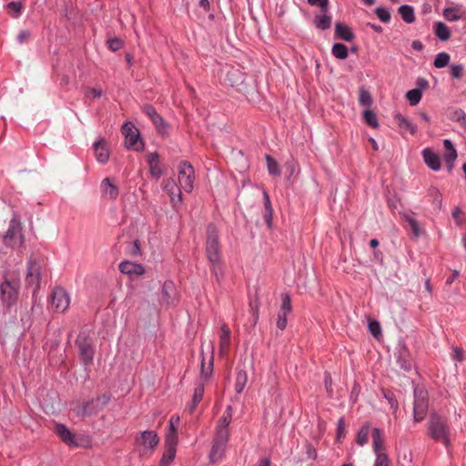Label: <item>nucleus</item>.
<instances>
[{"label":"nucleus","mask_w":466,"mask_h":466,"mask_svg":"<svg viewBox=\"0 0 466 466\" xmlns=\"http://www.w3.org/2000/svg\"><path fill=\"white\" fill-rule=\"evenodd\" d=\"M207 257L211 265V270L218 280L219 276L222 275L220 268L221 256L220 247L218 244V235L215 226L209 225L208 228V238H207Z\"/></svg>","instance_id":"obj_2"},{"label":"nucleus","mask_w":466,"mask_h":466,"mask_svg":"<svg viewBox=\"0 0 466 466\" xmlns=\"http://www.w3.org/2000/svg\"><path fill=\"white\" fill-rule=\"evenodd\" d=\"M374 14L377 15L378 19L384 23H390L391 19V14L390 9L385 6H378L374 9Z\"/></svg>","instance_id":"obj_48"},{"label":"nucleus","mask_w":466,"mask_h":466,"mask_svg":"<svg viewBox=\"0 0 466 466\" xmlns=\"http://www.w3.org/2000/svg\"><path fill=\"white\" fill-rule=\"evenodd\" d=\"M31 37V32L29 30H22L17 35V41L20 44L26 42Z\"/></svg>","instance_id":"obj_63"},{"label":"nucleus","mask_w":466,"mask_h":466,"mask_svg":"<svg viewBox=\"0 0 466 466\" xmlns=\"http://www.w3.org/2000/svg\"><path fill=\"white\" fill-rule=\"evenodd\" d=\"M179 417L178 416H172L169 420V431L167 434L166 438H169L173 436L174 441H177V427L179 424Z\"/></svg>","instance_id":"obj_53"},{"label":"nucleus","mask_w":466,"mask_h":466,"mask_svg":"<svg viewBox=\"0 0 466 466\" xmlns=\"http://www.w3.org/2000/svg\"><path fill=\"white\" fill-rule=\"evenodd\" d=\"M422 157L425 164L433 171H438L441 169V157L439 154L434 152L430 147L424 148L422 150Z\"/></svg>","instance_id":"obj_22"},{"label":"nucleus","mask_w":466,"mask_h":466,"mask_svg":"<svg viewBox=\"0 0 466 466\" xmlns=\"http://www.w3.org/2000/svg\"><path fill=\"white\" fill-rule=\"evenodd\" d=\"M428 434L434 441L442 442L446 447L450 445V427L442 417L436 414L431 415L428 422Z\"/></svg>","instance_id":"obj_3"},{"label":"nucleus","mask_w":466,"mask_h":466,"mask_svg":"<svg viewBox=\"0 0 466 466\" xmlns=\"http://www.w3.org/2000/svg\"><path fill=\"white\" fill-rule=\"evenodd\" d=\"M159 443V437L154 431H142L135 440L139 456H148Z\"/></svg>","instance_id":"obj_4"},{"label":"nucleus","mask_w":466,"mask_h":466,"mask_svg":"<svg viewBox=\"0 0 466 466\" xmlns=\"http://www.w3.org/2000/svg\"><path fill=\"white\" fill-rule=\"evenodd\" d=\"M248 382V374L245 370H238L236 377L235 390L237 393H241Z\"/></svg>","instance_id":"obj_44"},{"label":"nucleus","mask_w":466,"mask_h":466,"mask_svg":"<svg viewBox=\"0 0 466 466\" xmlns=\"http://www.w3.org/2000/svg\"><path fill=\"white\" fill-rule=\"evenodd\" d=\"M101 191L104 197H107L109 200H115L119 195L118 187L112 182L109 177H106L101 182Z\"/></svg>","instance_id":"obj_26"},{"label":"nucleus","mask_w":466,"mask_h":466,"mask_svg":"<svg viewBox=\"0 0 466 466\" xmlns=\"http://www.w3.org/2000/svg\"><path fill=\"white\" fill-rule=\"evenodd\" d=\"M369 329L370 333L375 337L378 338V336L380 334V325L376 320H370L369 323Z\"/></svg>","instance_id":"obj_60"},{"label":"nucleus","mask_w":466,"mask_h":466,"mask_svg":"<svg viewBox=\"0 0 466 466\" xmlns=\"http://www.w3.org/2000/svg\"><path fill=\"white\" fill-rule=\"evenodd\" d=\"M227 445L213 441L209 459L213 463L218 462L222 460Z\"/></svg>","instance_id":"obj_32"},{"label":"nucleus","mask_w":466,"mask_h":466,"mask_svg":"<svg viewBox=\"0 0 466 466\" xmlns=\"http://www.w3.org/2000/svg\"><path fill=\"white\" fill-rule=\"evenodd\" d=\"M428 412V392L420 386L414 389L413 418L419 422L424 420Z\"/></svg>","instance_id":"obj_10"},{"label":"nucleus","mask_w":466,"mask_h":466,"mask_svg":"<svg viewBox=\"0 0 466 466\" xmlns=\"http://www.w3.org/2000/svg\"><path fill=\"white\" fill-rule=\"evenodd\" d=\"M282 303L278 314L277 327L284 330L287 327V315L291 312L290 298L287 294L282 295Z\"/></svg>","instance_id":"obj_19"},{"label":"nucleus","mask_w":466,"mask_h":466,"mask_svg":"<svg viewBox=\"0 0 466 466\" xmlns=\"http://www.w3.org/2000/svg\"><path fill=\"white\" fill-rule=\"evenodd\" d=\"M6 9L12 17L17 18L21 15L24 5L19 1H11L7 3Z\"/></svg>","instance_id":"obj_43"},{"label":"nucleus","mask_w":466,"mask_h":466,"mask_svg":"<svg viewBox=\"0 0 466 466\" xmlns=\"http://www.w3.org/2000/svg\"><path fill=\"white\" fill-rule=\"evenodd\" d=\"M141 110L151 120L158 135L163 137H169L171 126L157 113L152 104H145Z\"/></svg>","instance_id":"obj_9"},{"label":"nucleus","mask_w":466,"mask_h":466,"mask_svg":"<svg viewBox=\"0 0 466 466\" xmlns=\"http://www.w3.org/2000/svg\"><path fill=\"white\" fill-rule=\"evenodd\" d=\"M451 56L447 52H440L435 56V58L433 60V66L434 67L441 69L447 66L450 63Z\"/></svg>","instance_id":"obj_42"},{"label":"nucleus","mask_w":466,"mask_h":466,"mask_svg":"<svg viewBox=\"0 0 466 466\" xmlns=\"http://www.w3.org/2000/svg\"><path fill=\"white\" fill-rule=\"evenodd\" d=\"M332 56L339 60H345L349 56V47L340 42L334 43L331 47Z\"/></svg>","instance_id":"obj_36"},{"label":"nucleus","mask_w":466,"mask_h":466,"mask_svg":"<svg viewBox=\"0 0 466 466\" xmlns=\"http://www.w3.org/2000/svg\"><path fill=\"white\" fill-rule=\"evenodd\" d=\"M178 184L187 193L192 192L196 179L193 165L187 160H182L177 167Z\"/></svg>","instance_id":"obj_6"},{"label":"nucleus","mask_w":466,"mask_h":466,"mask_svg":"<svg viewBox=\"0 0 466 466\" xmlns=\"http://www.w3.org/2000/svg\"><path fill=\"white\" fill-rule=\"evenodd\" d=\"M146 159L150 175L156 179L160 178L164 175V170L161 167L160 155L157 151L151 152L146 156Z\"/></svg>","instance_id":"obj_18"},{"label":"nucleus","mask_w":466,"mask_h":466,"mask_svg":"<svg viewBox=\"0 0 466 466\" xmlns=\"http://www.w3.org/2000/svg\"><path fill=\"white\" fill-rule=\"evenodd\" d=\"M224 84L234 87L250 103H257L260 100V94L256 81L251 77H248L247 75L238 68L232 66L227 71L224 77Z\"/></svg>","instance_id":"obj_1"},{"label":"nucleus","mask_w":466,"mask_h":466,"mask_svg":"<svg viewBox=\"0 0 466 466\" xmlns=\"http://www.w3.org/2000/svg\"><path fill=\"white\" fill-rule=\"evenodd\" d=\"M398 13L402 20L407 24H411L415 21L414 8L410 5H402L398 8Z\"/></svg>","instance_id":"obj_35"},{"label":"nucleus","mask_w":466,"mask_h":466,"mask_svg":"<svg viewBox=\"0 0 466 466\" xmlns=\"http://www.w3.org/2000/svg\"><path fill=\"white\" fill-rule=\"evenodd\" d=\"M110 398L103 394L84 404L74 408L75 413L78 417H89L99 412L109 402Z\"/></svg>","instance_id":"obj_8"},{"label":"nucleus","mask_w":466,"mask_h":466,"mask_svg":"<svg viewBox=\"0 0 466 466\" xmlns=\"http://www.w3.org/2000/svg\"><path fill=\"white\" fill-rule=\"evenodd\" d=\"M103 94L101 88L89 87L86 91L87 96H92L93 98H99Z\"/></svg>","instance_id":"obj_62"},{"label":"nucleus","mask_w":466,"mask_h":466,"mask_svg":"<svg viewBox=\"0 0 466 466\" xmlns=\"http://www.w3.org/2000/svg\"><path fill=\"white\" fill-rule=\"evenodd\" d=\"M162 300L167 305H170L175 300V288L172 281H166L162 287Z\"/></svg>","instance_id":"obj_34"},{"label":"nucleus","mask_w":466,"mask_h":466,"mask_svg":"<svg viewBox=\"0 0 466 466\" xmlns=\"http://www.w3.org/2000/svg\"><path fill=\"white\" fill-rule=\"evenodd\" d=\"M76 343L79 349L80 357L84 364L89 365L93 362L94 349L92 341L85 336H78Z\"/></svg>","instance_id":"obj_14"},{"label":"nucleus","mask_w":466,"mask_h":466,"mask_svg":"<svg viewBox=\"0 0 466 466\" xmlns=\"http://www.w3.org/2000/svg\"><path fill=\"white\" fill-rule=\"evenodd\" d=\"M433 32L435 36L441 42H446L451 39V32L449 26L441 21L434 23Z\"/></svg>","instance_id":"obj_27"},{"label":"nucleus","mask_w":466,"mask_h":466,"mask_svg":"<svg viewBox=\"0 0 466 466\" xmlns=\"http://www.w3.org/2000/svg\"><path fill=\"white\" fill-rule=\"evenodd\" d=\"M373 451L375 453L385 451L384 433L381 430L374 428L371 431Z\"/></svg>","instance_id":"obj_28"},{"label":"nucleus","mask_w":466,"mask_h":466,"mask_svg":"<svg viewBox=\"0 0 466 466\" xmlns=\"http://www.w3.org/2000/svg\"><path fill=\"white\" fill-rule=\"evenodd\" d=\"M405 96L410 106H416L422 98V92H420V89L413 88L407 91Z\"/></svg>","instance_id":"obj_50"},{"label":"nucleus","mask_w":466,"mask_h":466,"mask_svg":"<svg viewBox=\"0 0 466 466\" xmlns=\"http://www.w3.org/2000/svg\"><path fill=\"white\" fill-rule=\"evenodd\" d=\"M359 103L361 106H367V108L370 107L373 103V99H372V96H371L370 91L367 90L364 86L360 87Z\"/></svg>","instance_id":"obj_45"},{"label":"nucleus","mask_w":466,"mask_h":466,"mask_svg":"<svg viewBox=\"0 0 466 466\" xmlns=\"http://www.w3.org/2000/svg\"><path fill=\"white\" fill-rule=\"evenodd\" d=\"M125 147L127 149H133L137 152L144 151L145 142L138 129H136L131 135L125 138Z\"/></svg>","instance_id":"obj_21"},{"label":"nucleus","mask_w":466,"mask_h":466,"mask_svg":"<svg viewBox=\"0 0 466 466\" xmlns=\"http://www.w3.org/2000/svg\"><path fill=\"white\" fill-rule=\"evenodd\" d=\"M56 433L59 438L68 446L80 447L83 445L84 438L74 434L64 424H56L55 429Z\"/></svg>","instance_id":"obj_12"},{"label":"nucleus","mask_w":466,"mask_h":466,"mask_svg":"<svg viewBox=\"0 0 466 466\" xmlns=\"http://www.w3.org/2000/svg\"><path fill=\"white\" fill-rule=\"evenodd\" d=\"M177 441H174L173 436L169 438H166L165 444H166V450L163 453L162 459H161V466H167L175 458L176 456V447H177Z\"/></svg>","instance_id":"obj_24"},{"label":"nucleus","mask_w":466,"mask_h":466,"mask_svg":"<svg viewBox=\"0 0 466 466\" xmlns=\"http://www.w3.org/2000/svg\"><path fill=\"white\" fill-rule=\"evenodd\" d=\"M428 202L431 204H441L442 195L441 191L435 187H430L427 191Z\"/></svg>","instance_id":"obj_46"},{"label":"nucleus","mask_w":466,"mask_h":466,"mask_svg":"<svg viewBox=\"0 0 466 466\" xmlns=\"http://www.w3.org/2000/svg\"><path fill=\"white\" fill-rule=\"evenodd\" d=\"M308 4L311 6H318L321 13H329V0H308Z\"/></svg>","instance_id":"obj_55"},{"label":"nucleus","mask_w":466,"mask_h":466,"mask_svg":"<svg viewBox=\"0 0 466 466\" xmlns=\"http://www.w3.org/2000/svg\"><path fill=\"white\" fill-rule=\"evenodd\" d=\"M444 145V160L446 162V166L448 167L449 172H451L454 167V161L457 158V150L450 139H445L443 141Z\"/></svg>","instance_id":"obj_25"},{"label":"nucleus","mask_w":466,"mask_h":466,"mask_svg":"<svg viewBox=\"0 0 466 466\" xmlns=\"http://www.w3.org/2000/svg\"><path fill=\"white\" fill-rule=\"evenodd\" d=\"M19 284L17 281L5 279L0 288L1 297L8 306L14 304L17 299Z\"/></svg>","instance_id":"obj_13"},{"label":"nucleus","mask_w":466,"mask_h":466,"mask_svg":"<svg viewBox=\"0 0 466 466\" xmlns=\"http://www.w3.org/2000/svg\"><path fill=\"white\" fill-rule=\"evenodd\" d=\"M213 370V357H210L208 366H206L204 359L201 362V375L206 379L208 378Z\"/></svg>","instance_id":"obj_56"},{"label":"nucleus","mask_w":466,"mask_h":466,"mask_svg":"<svg viewBox=\"0 0 466 466\" xmlns=\"http://www.w3.org/2000/svg\"><path fill=\"white\" fill-rule=\"evenodd\" d=\"M203 395H204V385L203 384H199L196 387L195 389V392H194V395H193V398H192V404L189 408V411L192 412L197 404L198 402H200V400H202L203 398Z\"/></svg>","instance_id":"obj_51"},{"label":"nucleus","mask_w":466,"mask_h":466,"mask_svg":"<svg viewBox=\"0 0 466 466\" xmlns=\"http://www.w3.org/2000/svg\"><path fill=\"white\" fill-rule=\"evenodd\" d=\"M118 268L121 273L128 276H141L146 272L144 267L141 264L128 260L122 261L119 264Z\"/></svg>","instance_id":"obj_23"},{"label":"nucleus","mask_w":466,"mask_h":466,"mask_svg":"<svg viewBox=\"0 0 466 466\" xmlns=\"http://www.w3.org/2000/svg\"><path fill=\"white\" fill-rule=\"evenodd\" d=\"M70 304V297L66 290L61 287H56L50 296V307L56 312H65Z\"/></svg>","instance_id":"obj_11"},{"label":"nucleus","mask_w":466,"mask_h":466,"mask_svg":"<svg viewBox=\"0 0 466 466\" xmlns=\"http://www.w3.org/2000/svg\"><path fill=\"white\" fill-rule=\"evenodd\" d=\"M376 461L374 466H389V458L385 451L375 453Z\"/></svg>","instance_id":"obj_57"},{"label":"nucleus","mask_w":466,"mask_h":466,"mask_svg":"<svg viewBox=\"0 0 466 466\" xmlns=\"http://www.w3.org/2000/svg\"><path fill=\"white\" fill-rule=\"evenodd\" d=\"M44 266L45 259L41 257H31L28 261L25 281L27 285L34 287V294L39 289Z\"/></svg>","instance_id":"obj_5"},{"label":"nucleus","mask_w":466,"mask_h":466,"mask_svg":"<svg viewBox=\"0 0 466 466\" xmlns=\"http://www.w3.org/2000/svg\"><path fill=\"white\" fill-rule=\"evenodd\" d=\"M230 344V329L226 325L223 324L221 327V334L219 338V351L221 355H224L228 352Z\"/></svg>","instance_id":"obj_31"},{"label":"nucleus","mask_w":466,"mask_h":466,"mask_svg":"<svg viewBox=\"0 0 466 466\" xmlns=\"http://www.w3.org/2000/svg\"><path fill=\"white\" fill-rule=\"evenodd\" d=\"M233 410L231 406H228L219 419L216 429L228 430V426L232 420Z\"/></svg>","instance_id":"obj_40"},{"label":"nucleus","mask_w":466,"mask_h":466,"mask_svg":"<svg viewBox=\"0 0 466 466\" xmlns=\"http://www.w3.org/2000/svg\"><path fill=\"white\" fill-rule=\"evenodd\" d=\"M182 189L172 177L166 179L163 186V191L169 196L171 204H178L182 201Z\"/></svg>","instance_id":"obj_16"},{"label":"nucleus","mask_w":466,"mask_h":466,"mask_svg":"<svg viewBox=\"0 0 466 466\" xmlns=\"http://www.w3.org/2000/svg\"><path fill=\"white\" fill-rule=\"evenodd\" d=\"M362 118L365 124L371 128H378L380 127L379 120L377 117V114L371 110L370 107L366 108L362 112Z\"/></svg>","instance_id":"obj_38"},{"label":"nucleus","mask_w":466,"mask_h":466,"mask_svg":"<svg viewBox=\"0 0 466 466\" xmlns=\"http://www.w3.org/2000/svg\"><path fill=\"white\" fill-rule=\"evenodd\" d=\"M448 117L451 121L458 123L466 131V113L463 109L458 107L449 108Z\"/></svg>","instance_id":"obj_29"},{"label":"nucleus","mask_w":466,"mask_h":466,"mask_svg":"<svg viewBox=\"0 0 466 466\" xmlns=\"http://www.w3.org/2000/svg\"><path fill=\"white\" fill-rule=\"evenodd\" d=\"M296 161L294 158L287 160L284 164L285 172L287 174V178L289 179L294 172H295Z\"/></svg>","instance_id":"obj_58"},{"label":"nucleus","mask_w":466,"mask_h":466,"mask_svg":"<svg viewBox=\"0 0 466 466\" xmlns=\"http://www.w3.org/2000/svg\"><path fill=\"white\" fill-rule=\"evenodd\" d=\"M136 129L137 128L130 121H126L121 127V132L125 136V138L131 135Z\"/></svg>","instance_id":"obj_59"},{"label":"nucleus","mask_w":466,"mask_h":466,"mask_svg":"<svg viewBox=\"0 0 466 466\" xmlns=\"http://www.w3.org/2000/svg\"><path fill=\"white\" fill-rule=\"evenodd\" d=\"M334 37L335 39L350 43L355 39V34L347 24L337 22L334 27Z\"/></svg>","instance_id":"obj_20"},{"label":"nucleus","mask_w":466,"mask_h":466,"mask_svg":"<svg viewBox=\"0 0 466 466\" xmlns=\"http://www.w3.org/2000/svg\"><path fill=\"white\" fill-rule=\"evenodd\" d=\"M443 16L448 21L455 22L463 17V12H461V8L458 6L446 7L443 10Z\"/></svg>","instance_id":"obj_39"},{"label":"nucleus","mask_w":466,"mask_h":466,"mask_svg":"<svg viewBox=\"0 0 466 466\" xmlns=\"http://www.w3.org/2000/svg\"><path fill=\"white\" fill-rule=\"evenodd\" d=\"M247 193H250L257 198H262L263 204H271L267 190L263 187H259L251 183L250 180L243 181L242 188L240 189L238 195L245 196Z\"/></svg>","instance_id":"obj_15"},{"label":"nucleus","mask_w":466,"mask_h":466,"mask_svg":"<svg viewBox=\"0 0 466 466\" xmlns=\"http://www.w3.org/2000/svg\"><path fill=\"white\" fill-rule=\"evenodd\" d=\"M264 219L268 228H271L272 208L271 206H265Z\"/></svg>","instance_id":"obj_61"},{"label":"nucleus","mask_w":466,"mask_h":466,"mask_svg":"<svg viewBox=\"0 0 466 466\" xmlns=\"http://www.w3.org/2000/svg\"><path fill=\"white\" fill-rule=\"evenodd\" d=\"M332 18L328 13L316 15L313 19L314 25L319 30H327L331 26Z\"/></svg>","instance_id":"obj_33"},{"label":"nucleus","mask_w":466,"mask_h":466,"mask_svg":"<svg viewBox=\"0 0 466 466\" xmlns=\"http://www.w3.org/2000/svg\"><path fill=\"white\" fill-rule=\"evenodd\" d=\"M106 46L111 52H117L118 50L124 47L125 41L118 36H115L108 38L106 41Z\"/></svg>","instance_id":"obj_47"},{"label":"nucleus","mask_w":466,"mask_h":466,"mask_svg":"<svg viewBox=\"0 0 466 466\" xmlns=\"http://www.w3.org/2000/svg\"><path fill=\"white\" fill-rule=\"evenodd\" d=\"M94 154L97 162L105 165L108 162L110 150L105 137H100L93 144Z\"/></svg>","instance_id":"obj_17"},{"label":"nucleus","mask_w":466,"mask_h":466,"mask_svg":"<svg viewBox=\"0 0 466 466\" xmlns=\"http://www.w3.org/2000/svg\"><path fill=\"white\" fill-rule=\"evenodd\" d=\"M464 67L461 64H452L450 66V75L452 79H460L463 76Z\"/></svg>","instance_id":"obj_54"},{"label":"nucleus","mask_w":466,"mask_h":466,"mask_svg":"<svg viewBox=\"0 0 466 466\" xmlns=\"http://www.w3.org/2000/svg\"><path fill=\"white\" fill-rule=\"evenodd\" d=\"M268 174L273 177H280L281 169L279 162L269 154L265 155Z\"/></svg>","instance_id":"obj_37"},{"label":"nucleus","mask_w":466,"mask_h":466,"mask_svg":"<svg viewBox=\"0 0 466 466\" xmlns=\"http://www.w3.org/2000/svg\"><path fill=\"white\" fill-rule=\"evenodd\" d=\"M370 431V428L369 424H365L360 429L356 438V441L359 445L363 446L368 442Z\"/></svg>","instance_id":"obj_49"},{"label":"nucleus","mask_w":466,"mask_h":466,"mask_svg":"<svg viewBox=\"0 0 466 466\" xmlns=\"http://www.w3.org/2000/svg\"><path fill=\"white\" fill-rule=\"evenodd\" d=\"M394 119L397 122L400 128H403L409 131L411 135H415L417 133L418 127L417 125L413 124L407 117H405L400 113H396L394 115Z\"/></svg>","instance_id":"obj_30"},{"label":"nucleus","mask_w":466,"mask_h":466,"mask_svg":"<svg viewBox=\"0 0 466 466\" xmlns=\"http://www.w3.org/2000/svg\"><path fill=\"white\" fill-rule=\"evenodd\" d=\"M229 436V430L216 429L213 441L227 445Z\"/></svg>","instance_id":"obj_52"},{"label":"nucleus","mask_w":466,"mask_h":466,"mask_svg":"<svg viewBox=\"0 0 466 466\" xmlns=\"http://www.w3.org/2000/svg\"><path fill=\"white\" fill-rule=\"evenodd\" d=\"M405 227L410 231L414 238H419L421 234V228L418 222L410 216H405Z\"/></svg>","instance_id":"obj_41"},{"label":"nucleus","mask_w":466,"mask_h":466,"mask_svg":"<svg viewBox=\"0 0 466 466\" xmlns=\"http://www.w3.org/2000/svg\"><path fill=\"white\" fill-rule=\"evenodd\" d=\"M3 241L5 247L13 249L19 248L24 243L25 237L22 232V224L16 218L11 219Z\"/></svg>","instance_id":"obj_7"},{"label":"nucleus","mask_w":466,"mask_h":466,"mask_svg":"<svg viewBox=\"0 0 466 466\" xmlns=\"http://www.w3.org/2000/svg\"><path fill=\"white\" fill-rule=\"evenodd\" d=\"M129 254L131 256H138L141 254L140 243L137 239L133 242Z\"/></svg>","instance_id":"obj_64"}]
</instances>
